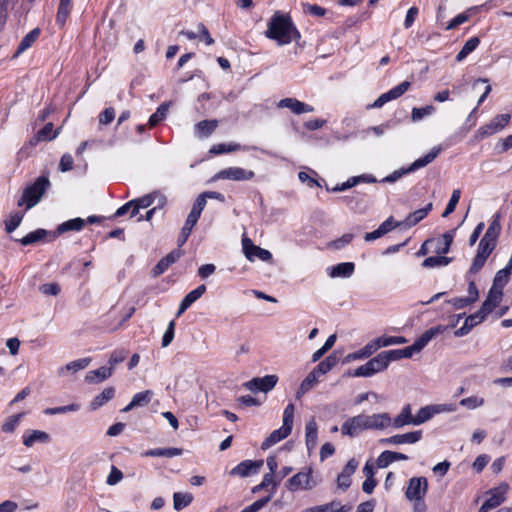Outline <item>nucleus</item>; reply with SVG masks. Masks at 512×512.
<instances>
[{
  "mask_svg": "<svg viewBox=\"0 0 512 512\" xmlns=\"http://www.w3.org/2000/svg\"><path fill=\"white\" fill-rule=\"evenodd\" d=\"M265 36L275 40L280 46L298 41L301 37L291 17L280 12H276L270 19Z\"/></svg>",
  "mask_w": 512,
  "mask_h": 512,
  "instance_id": "obj_1",
  "label": "nucleus"
},
{
  "mask_svg": "<svg viewBox=\"0 0 512 512\" xmlns=\"http://www.w3.org/2000/svg\"><path fill=\"white\" fill-rule=\"evenodd\" d=\"M412 354H377L366 364L355 369L351 375L354 377H370L378 372L385 370L393 361H398L402 357L409 358Z\"/></svg>",
  "mask_w": 512,
  "mask_h": 512,
  "instance_id": "obj_2",
  "label": "nucleus"
},
{
  "mask_svg": "<svg viewBox=\"0 0 512 512\" xmlns=\"http://www.w3.org/2000/svg\"><path fill=\"white\" fill-rule=\"evenodd\" d=\"M321 483V478L314 473L312 467H306L293 475L286 482V488L291 492L299 490L310 491Z\"/></svg>",
  "mask_w": 512,
  "mask_h": 512,
  "instance_id": "obj_3",
  "label": "nucleus"
},
{
  "mask_svg": "<svg viewBox=\"0 0 512 512\" xmlns=\"http://www.w3.org/2000/svg\"><path fill=\"white\" fill-rule=\"evenodd\" d=\"M49 185L50 181L47 176L42 175L38 177L33 184L24 189L21 198L18 200V206L26 205L27 209L34 207L40 201Z\"/></svg>",
  "mask_w": 512,
  "mask_h": 512,
  "instance_id": "obj_4",
  "label": "nucleus"
},
{
  "mask_svg": "<svg viewBox=\"0 0 512 512\" xmlns=\"http://www.w3.org/2000/svg\"><path fill=\"white\" fill-rule=\"evenodd\" d=\"M440 151H441V147H434L425 156L415 160L408 168L396 170L392 174L386 176L382 181L393 183V182L397 181L399 178H401L403 175L414 172L422 167L427 166L428 164H430L432 161L435 160V158L438 156Z\"/></svg>",
  "mask_w": 512,
  "mask_h": 512,
  "instance_id": "obj_5",
  "label": "nucleus"
},
{
  "mask_svg": "<svg viewBox=\"0 0 512 512\" xmlns=\"http://www.w3.org/2000/svg\"><path fill=\"white\" fill-rule=\"evenodd\" d=\"M508 490L509 485L507 483H502L498 487L490 489L487 492L488 498L480 507L479 512H488L504 503Z\"/></svg>",
  "mask_w": 512,
  "mask_h": 512,
  "instance_id": "obj_6",
  "label": "nucleus"
},
{
  "mask_svg": "<svg viewBox=\"0 0 512 512\" xmlns=\"http://www.w3.org/2000/svg\"><path fill=\"white\" fill-rule=\"evenodd\" d=\"M278 381V377L276 375H266L264 377H255L250 381L244 383V387L253 392H264L267 393L272 390Z\"/></svg>",
  "mask_w": 512,
  "mask_h": 512,
  "instance_id": "obj_7",
  "label": "nucleus"
},
{
  "mask_svg": "<svg viewBox=\"0 0 512 512\" xmlns=\"http://www.w3.org/2000/svg\"><path fill=\"white\" fill-rule=\"evenodd\" d=\"M411 87V82L403 81L399 85L395 86L391 90L386 93L381 94L371 105L369 108H381L387 102L398 99L404 93H406Z\"/></svg>",
  "mask_w": 512,
  "mask_h": 512,
  "instance_id": "obj_8",
  "label": "nucleus"
},
{
  "mask_svg": "<svg viewBox=\"0 0 512 512\" xmlns=\"http://www.w3.org/2000/svg\"><path fill=\"white\" fill-rule=\"evenodd\" d=\"M406 339L401 336H380L377 337L370 342H368L363 349H361L359 352H376L378 349L393 346V345H400L406 343Z\"/></svg>",
  "mask_w": 512,
  "mask_h": 512,
  "instance_id": "obj_9",
  "label": "nucleus"
},
{
  "mask_svg": "<svg viewBox=\"0 0 512 512\" xmlns=\"http://www.w3.org/2000/svg\"><path fill=\"white\" fill-rule=\"evenodd\" d=\"M255 174L251 170H245L241 167H229L220 170L213 177V180L227 179L234 181H245L254 178Z\"/></svg>",
  "mask_w": 512,
  "mask_h": 512,
  "instance_id": "obj_10",
  "label": "nucleus"
},
{
  "mask_svg": "<svg viewBox=\"0 0 512 512\" xmlns=\"http://www.w3.org/2000/svg\"><path fill=\"white\" fill-rule=\"evenodd\" d=\"M427 489L428 482L425 477H413L409 480L405 496L409 500L424 498Z\"/></svg>",
  "mask_w": 512,
  "mask_h": 512,
  "instance_id": "obj_11",
  "label": "nucleus"
},
{
  "mask_svg": "<svg viewBox=\"0 0 512 512\" xmlns=\"http://www.w3.org/2000/svg\"><path fill=\"white\" fill-rule=\"evenodd\" d=\"M242 245L244 254L250 261H253L254 258H259L262 261H270L272 259V254L268 250L254 245L249 238H243Z\"/></svg>",
  "mask_w": 512,
  "mask_h": 512,
  "instance_id": "obj_12",
  "label": "nucleus"
},
{
  "mask_svg": "<svg viewBox=\"0 0 512 512\" xmlns=\"http://www.w3.org/2000/svg\"><path fill=\"white\" fill-rule=\"evenodd\" d=\"M366 429H368L367 419L366 415L363 414L348 419L343 423L341 428L343 435H349L351 437L356 436L359 432Z\"/></svg>",
  "mask_w": 512,
  "mask_h": 512,
  "instance_id": "obj_13",
  "label": "nucleus"
},
{
  "mask_svg": "<svg viewBox=\"0 0 512 512\" xmlns=\"http://www.w3.org/2000/svg\"><path fill=\"white\" fill-rule=\"evenodd\" d=\"M440 331L441 330H440L439 327L431 328V329L425 331L418 339H416L415 342L412 345L407 346V347H405L403 349L389 350L388 352H419Z\"/></svg>",
  "mask_w": 512,
  "mask_h": 512,
  "instance_id": "obj_14",
  "label": "nucleus"
},
{
  "mask_svg": "<svg viewBox=\"0 0 512 512\" xmlns=\"http://www.w3.org/2000/svg\"><path fill=\"white\" fill-rule=\"evenodd\" d=\"M277 106L278 108H288L297 115L314 111V108L312 106L304 102H301L295 98L281 99L278 102Z\"/></svg>",
  "mask_w": 512,
  "mask_h": 512,
  "instance_id": "obj_15",
  "label": "nucleus"
},
{
  "mask_svg": "<svg viewBox=\"0 0 512 512\" xmlns=\"http://www.w3.org/2000/svg\"><path fill=\"white\" fill-rule=\"evenodd\" d=\"M263 465L262 460L252 461V460H245L238 464L236 467H234L231 470L232 475H237L240 477H246L250 474L257 473L260 467Z\"/></svg>",
  "mask_w": 512,
  "mask_h": 512,
  "instance_id": "obj_16",
  "label": "nucleus"
},
{
  "mask_svg": "<svg viewBox=\"0 0 512 512\" xmlns=\"http://www.w3.org/2000/svg\"><path fill=\"white\" fill-rule=\"evenodd\" d=\"M292 431V427L287 425V424H284L282 425V427H280L279 429L277 430H274L262 443L261 445V448L263 450H266L268 448H270L271 446L277 444L278 442H280L281 440L285 439L286 437H288L290 435Z\"/></svg>",
  "mask_w": 512,
  "mask_h": 512,
  "instance_id": "obj_17",
  "label": "nucleus"
},
{
  "mask_svg": "<svg viewBox=\"0 0 512 512\" xmlns=\"http://www.w3.org/2000/svg\"><path fill=\"white\" fill-rule=\"evenodd\" d=\"M358 466V462L355 459H350L345 465L343 471L338 475L337 478V486L342 490H346L350 487L351 480L350 477L354 474L356 468Z\"/></svg>",
  "mask_w": 512,
  "mask_h": 512,
  "instance_id": "obj_18",
  "label": "nucleus"
},
{
  "mask_svg": "<svg viewBox=\"0 0 512 512\" xmlns=\"http://www.w3.org/2000/svg\"><path fill=\"white\" fill-rule=\"evenodd\" d=\"M421 437H422L421 431H413V432H408L405 434L394 435V436H391L386 439H382L381 442L386 443V444H393V445H399V444H405V443L413 444V443L418 442L421 439Z\"/></svg>",
  "mask_w": 512,
  "mask_h": 512,
  "instance_id": "obj_19",
  "label": "nucleus"
},
{
  "mask_svg": "<svg viewBox=\"0 0 512 512\" xmlns=\"http://www.w3.org/2000/svg\"><path fill=\"white\" fill-rule=\"evenodd\" d=\"M123 360V358H114V359H111L110 360V367H100L96 370H93V371H90L86 374V380L89 381V382H101L103 380H105L106 378H108L111 373H112V369H113V365L118 363V362H121Z\"/></svg>",
  "mask_w": 512,
  "mask_h": 512,
  "instance_id": "obj_20",
  "label": "nucleus"
},
{
  "mask_svg": "<svg viewBox=\"0 0 512 512\" xmlns=\"http://www.w3.org/2000/svg\"><path fill=\"white\" fill-rule=\"evenodd\" d=\"M488 314L486 312H482L480 308L476 313L471 314L465 319V322L462 327H460L455 334L459 336H463L467 334L473 327L480 324Z\"/></svg>",
  "mask_w": 512,
  "mask_h": 512,
  "instance_id": "obj_21",
  "label": "nucleus"
},
{
  "mask_svg": "<svg viewBox=\"0 0 512 512\" xmlns=\"http://www.w3.org/2000/svg\"><path fill=\"white\" fill-rule=\"evenodd\" d=\"M368 429H385L392 424V419L387 413L366 415Z\"/></svg>",
  "mask_w": 512,
  "mask_h": 512,
  "instance_id": "obj_22",
  "label": "nucleus"
},
{
  "mask_svg": "<svg viewBox=\"0 0 512 512\" xmlns=\"http://www.w3.org/2000/svg\"><path fill=\"white\" fill-rule=\"evenodd\" d=\"M502 296V290L491 287L486 300L481 306L482 312H486L487 314L491 313L494 308L501 302Z\"/></svg>",
  "mask_w": 512,
  "mask_h": 512,
  "instance_id": "obj_23",
  "label": "nucleus"
},
{
  "mask_svg": "<svg viewBox=\"0 0 512 512\" xmlns=\"http://www.w3.org/2000/svg\"><path fill=\"white\" fill-rule=\"evenodd\" d=\"M318 426L314 418H311L305 426V441L308 451H312L317 445Z\"/></svg>",
  "mask_w": 512,
  "mask_h": 512,
  "instance_id": "obj_24",
  "label": "nucleus"
},
{
  "mask_svg": "<svg viewBox=\"0 0 512 512\" xmlns=\"http://www.w3.org/2000/svg\"><path fill=\"white\" fill-rule=\"evenodd\" d=\"M49 441V434L40 430H29L23 435V444L26 447H32L36 442L48 443Z\"/></svg>",
  "mask_w": 512,
  "mask_h": 512,
  "instance_id": "obj_25",
  "label": "nucleus"
},
{
  "mask_svg": "<svg viewBox=\"0 0 512 512\" xmlns=\"http://www.w3.org/2000/svg\"><path fill=\"white\" fill-rule=\"evenodd\" d=\"M154 393L151 390L136 393L131 402L122 409V412H128L135 407L148 405L153 397Z\"/></svg>",
  "mask_w": 512,
  "mask_h": 512,
  "instance_id": "obj_26",
  "label": "nucleus"
},
{
  "mask_svg": "<svg viewBox=\"0 0 512 512\" xmlns=\"http://www.w3.org/2000/svg\"><path fill=\"white\" fill-rule=\"evenodd\" d=\"M218 120H203L195 125V134L198 138H207L213 134L218 127Z\"/></svg>",
  "mask_w": 512,
  "mask_h": 512,
  "instance_id": "obj_27",
  "label": "nucleus"
},
{
  "mask_svg": "<svg viewBox=\"0 0 512 512\" xmlns=\"http://www.w3.org/2000/svg\"><path fill=\"white\" fill-rule=\"evenodd\" d=\"M395 428H402L406 425H414L413 415H412V407L410 404L405 405L399 415H397L393 420L392 424Z\"/></svg>",
  "mask_w": 512,
  "mask_h": 512,
  "instance_id": "obj_28",
  "label": "nucleus"
},
{
  "mask_svg": "<svg viewBox=\"0 0 512 512\" xmlns=\"http://www.w3.org/2000/svg\"><path fill=\"white\" fill-rule=\"evenodd\" d=\"M90 358H81L75 361H72L68 363L65 366H62L58 370V375H65V374H75L78 371L84 370L88 367L90 364Z\"/></svg>",
  "mask_w": 512,
  "mask_h": 512,
  "instance_id": "obj_29",
  "label": "nucleus"
},
{
  "mask_svg": "<svg viewBox=\"0 0 512 512\" xmlns=\"http://www.w3.org/2000/svg\"><path fill=\"white\" fill-rule=\"evenodd\" d=\"M319 375L312 370L305 379L301 382L297 392H296V398L300 399L303 397L307 392L312 390L318 383Z\"/></svg>",
  "mask_w": 512,
  "mask_h": 512,
  "instance_id": "obj_30",
  "label": "nucleus"
},
{
  "mask_svg": "<svg viewBox=\"0 0 512 512\" xmlns=\"http://www.w3.org/2000/svg\"><path fill=\"white\" fill-rule=\"evenodd\" d=\"M407 459L408 456L400 452L384 451L379 455L377 464L380 468H385L395 461Z\"/></svg>",
  "mask_w": 512,
  "mask_h": 512,
  "instance_id": "obj_31",
  "label": "nucleus"
},
{
  "mask_svg": "<svg viewBox=\"0 0 512 512\" xmlns=\"http://www.w3.org/2000/svg\"><path fill=\"white\" fill-rule=\"evenodd\" d=\"M40 33V29L35 28L32 31H30L27 35H25L24 38L21 40L14 57H18L20 54H22L24 51L30 48L36 42Z\"/></svg>",
  "mask_w": 512,
  "mask_h": 512,
  "instance_id": "obj_32",
  "label": "nucleus"
},
{
  "mask_svg": "<svg viewBox=\"0 0 512 512\" xmlns=\"http://www.w3.org/2000/svg\"><path fill=\"white\" fill-rule=\"evenodd\" d=\"M355 269V265L352 262H343L337 264L331 268L329 275L333 278L335 277H350Z\"/></svg>",
  "mask_w": 512,
  "mask_h": 512,
  "instance_id": "obj_33",
  "label": "nucleus"
},
{
  "mask_svg": "<svg viewBox=\"0 0 512 512\" xmlns=\"http://www.w3.org/2000/svg\"><path fill=\"white\" fill-rule=\"evenodd\" d=\"M182 454V450L179 448H155L150 449L142 454L145 457H167L171 458Z\"/></svg>",
  "mask_w": 512,
  "mask_h": 512,
  "instance_id": "obj_34",
  "label": "nucleus"
},
{
  "mask_svg": "<svg viewBox=\"0 0 512 512\" xmlns=\"http://www.w3.org/2000/svg\"><path fill=\"white\" fill-rule=\"evenodd\" d=\"M433 204L428 203L424 208L418 209L414 211L413 213H410L407 218L405 219V223L408 226H414L418 224L421 220H423L428 213L432 210Z\"/></svg>",
  "mask_w": 512,
  "mask_h": 512,
  "instance_id": "obj_35",
  "label": "nucleus"
},
{
  "mask_svg": "<svg viewBox=\"0 0 512 512\" xmlns=\"http://www.w3.org/2000/svg\"><path fill=\"white\" fill-rule=\"evenodd\" d=\"M248 148L246 146H242L238 143H220L213 145L209 152L214 155H219L223 153H231L239 150H247Z\"/></svg>",
  "mask_w": 512,
  "mask_h": 512,
  "instance_id": "obj_36",
  "label": "nucleus"
},
{
  "mask_svg": "<svg viewBox=\"0 0 512 512\" xmlns=\"http://www.w3.org/2000/svg\"><path fill=\"white\" fill-rule=\"evenodd\" d=\"M115 394V390L113 387L105 388L99 395H97L92 402L90 403V408L92 410H96L103 406L105 403L110 401Z\"/></svg>",
  "mask_w": 512,
  "mask_h": 512,
  "instance_id": "obj_37",
  "label": "nucleus"
},
{
  "mask_svg": "<svg viewBox=\"0 0 512 512\" xmlns=\"http://www.w3.org/2000/svg\"><path fill=\"white\" fill-rule=\"evenodd\" d=\"M84 225H85V220L82 218L78 217V218L70 219L68 221L61 223L57 227V232L59 234H62V233L68 232V231H80L84 227Z\"/></svg>",
  "mask_w": 512,
  "mask_h": 512,
  "instance_id": "obj_38",
  "label": "nucleus"
},
{
  "mask_svg": "<svg viewBox=\"0 0 512 512\" xmlns=\"http://www.w3.org/2000/svg\"><path fill=\"white\" fill-rule=\"evenodd\" d=\"M198 220H199L198 218H196V217L191 218V215L190 214L188 215L186 222H185V224L180 232V235L178 237V240H177L179 247L183 246L186 243L193 227L196 225Z\"/></svg>",
  "mask_w": 512,
  "mask_h": 512,
  "instance_id": "obj_39",
  "label": "nucleus"
},
{
  "mask_svg": "<svg viewBox=\"0 0 512 512\" xmlns=\"http://www.w3.org/2000/svg\"><path fill=\"white\" fill-rule=\"evenodd\" d=\"M192 501L193 495L191 493L175 492L173 495V508L180 511L189 506Z\"/></svg>",
  "mask_w": 512,
  "mask_h": 512,
  "instance_id": "obj_40",
  "label": "nucleus"
},
{
  "mask_svg": "<svg viewBox=\"0 0 512 512\" xmlns=\"http://www.w3.org/2000/svg\"><path fill=\"white\" fill-rule=\"evenodd\" d=\"M480 44L478 37H472L462 47V49L456 55V61H463L470 53H472Z\"/></svg>",
  "mask_w": 512,
  "mask_h": 512,
  "instance_id": "obj_41",
  "label": "nucleus"
},
{
  "mask_svg": "<svg viewBox=\"0 0 512 512\" xmlns=\"http://www.w3.org/2000/svg\"><path fill=\"white\" fill-rule=\"evenodd\" d=\"M338 363V358L336 354H330L326 359L321 361L316 368L313 370L320 376L328 373L336 364Z\"/></svg>",
  "mask_w": 512,
  "mask_h": 512,
  "instance_id": "obj_42",
  "label": "nucleus"
},
{
  "mask_svg": "<svg viewBox=\"0 0 512 512\" xmlns=\"http://www.w3.org/2000/svg\"><path fill=\"white\" fill-rule=\"evenodd\" d=\"M71 6L72 0H60L56 21L61 26H63L66 23L67 18L70 14Z\"/></svg>",
  "mask_w": 512,
  "mask_h": 512,
  "instance_id": "obj_43",
  "label": "nucleus"
},
{
  "mask_svg": "<svg viewBox=\"0 0 512 512\" xmlns=\"http://www.w3.org/2000/svg\"><path fill=\"white\" fill-rule=\"evenodd\" d=\"M157 197L160 198V204L163 206L165 204V201H166L165 197H163L162 195H160L157 192L147 194V195H145L143 197H140L138 199H134L133 202H134V204H137L138 207H140V208H147V207L151 206L155 202V199Z\"/></svg>",
  "mask_w": 512,
  "mask_h": 512,
  "instance_id": "obj_44",
  "label": "nucleus"
},
{
  "mask_svg": "<svg viewBox=\"0 0 512 512\" xmlns=\"http://www.w3.org/2000/svg\"><path fill=\"white\" fill-rule=\"evenodd\" d=\"M476 10L477 7H471L467 11L458 14L448 23V25L446 26V30H453L459 25L467 22L470 19L472 13L476 12Z\"/></svg>",
  "mask_w": 512,
  "mask_h": 512,
  "instance_id": "obj_45",
  "label": "nucleus"
},
{
  "mask_svg": "<svg viewBox=\"0 0 512 512\" xmlns=\"http://www.w3.org/2000/svg\"><path fill=\"white\" fill-rule=\"evenodd\" d=\"M451 258H448L446 256H442L441 254L437 255V256H431V257H428L426 258L423 263H422V266L424 268H435V267H443V266H446L448 265L450 262H451Z\"/></svg>",
  "mask_w": 512,
  "mask_h": 512,
  "instance_id": "obj_46",
  "label": "nucleus"
},
{
  "mask_svg": "<svg viewBox=\"0 0 512 512\" xmlns=\"http://www.w3.org/2000/svg\"><path fill=\"white\" fill-rule=\"evenodd\" d=\"M24 415L25 413H18L6 418L1 426L2 431L5 433H12L18 427Z\"/></svg>",
  "mask_w": 512,
  "mask_h": 512,
  "instance_id": "obj_47",
  "label": "nucleus"
},
{
  "mask_svg": "<svg viewBox=\"0 0 512 512\" xmlns=\"http://www.w3.org/2000/svg\"><path fill=\"white\" fill-rule=\"evenodd\" d=\"M169 108V104L162 103L156 110L155 113H153L148 121V124L150 127H155L158 123H160L167 115Z\"/></svg>",
  "mask_w": 512,
  "mask_h": 512,
  "instance_id": "obj_48",
  "label": "nucleus"
},
{
  "mask_svg": "<svg viewBox=\"0 0 512 512\" xmlns=\"http://www.w3.org/2000/svg\"><path fill=\"white\" fill-rule=\"evenodd\" d=\"M47 235V231L44 229H38L33 232H30L25 237L19 240V242L24 245H31L34 244L40 240H42Z\"/></svg>",
  "mask_w": 512,
  "mask_h": 512,
  "instance_id": "obj_49",
  "label": "nucleus"
},
{
  "mask_svg": "<svg viewBox=\"0 0 512 512\" xmlns=\"http://www.w3.org/2000/svg\"><path fill=\"white\" fill-rule=\"evenodd\" d=\"M58 131L53 132V124L47 123L42 129H40L37 133V141H47L53 140L57 137Z\"/></svg>",
  "mask_w": 512,
  "mask_h": 512,
  "instance_id": "obj_50",
  "label": "nucleus"
},
{
  "mask_svg": "<svg viewBox=\"0 0 512 512\" xmlns=\"http://www.w3.org/2000/svg\"><path fill=\"white\" fill-rule=\"evenodd\" d=\"M501 225L499 221V215H496L492 222L490 223L486 233L483 237L494 240L497 242V238L500 234Z\"/></svg>",
  "mask_w": 512,
  "mask_h": 512,
  "instance_id": "obj_51",
  "label": "nucleus"
},
{
  "mask_svg": "<svg viewBox=\"0 0 512 512\" xmlns=\"http://www.w3.org/2000/svg\"><path fill=\"white\" fill-rule=\"evenodd\" d=\"M435 111V107L432 105H427L421 108H413L411 113V119L413 122L420 121L423 117L433 114Z\"/></svg>",
  "mask_w": 512,
  "mask_h": 512,
  "instance_id": "obj_52",
  "label": "nucleus"
},
{
  "mask_svg": "<svg viewBox=\"0 0 512 512\" xmlns=\"http://www.w3.org/2000/svg\"><path fill=\"white\" fill-rule=\"evenodd\" d=\"M434 410L432 407L426 406L421 408L416 416H413L414 425H420L428 421L433 416Z\"/></svg>",
  "mask_w": 512,
  "mask_h": 512,
  "instance_id": "obj_53",
  "label": "nucleus"
},
{
  "mask_svg": "<svg viewBox=\"0 0 512 512\" xmlns=\"http://www.w3.org/2000/svg\"><path fill=\"white\" fill-rule=\"evenodd\" d=\"M460 197H461L460 189L453 190L450 200H449L444 212L442 213V217H447L448 215H450L451 213L454 212V210L456 209V206L460 200Z\"/></svg>",
  "mask_w": 512,
  "mask_h": 512,
  "instance_id": "obj_54",
  "label": "nucleus"
},
{
  "mask_svg": "<svg viewBox=\"0 0 512 512\" xmlns=\"http://www.w3.org/2000/svg\"><path fill=\"white\" fill-rule=\"evenodd\" d=\"M496 241L483 237L478 245L477 252L487 257L492 253L496 247Z\"/></svg>",
  "mask_w": 512,
  "mask_h": 512,
  "instance_id": "obj_55",
  "label": "nucleus"
},
{
  "mask_svg": "<svg viewBox=\"0 0 512 512\" xmlns=\"http://www.w3.org/2000/svg\"><path fill=\"white\" fill-rule=\"evenodd\" d=\"M207 202V198L205 197L204 193L200 194L197 199L195 200V203L192 207V210L190 211L191 218H200V215L205 208Z\"/></svg>",
  "mask_w": 512,
  "mask_h": 512,
  "instance_id": "obj_56",
  "label": "nucleus"
},
{
  "mask_svg": "<svg viewBox=\"0 0 512 512\" xmlns=\"http://www.w3.org/2000/svg\"><path fill=\"white\" fill-rule=\"evenodd\" d=\"M453 242V235L450 232L443 234L442 239L438 241L439 246L436 248L438 254H447Z\"/></svg>",
  "mask_w": 512,
  "mask_h": 512,
  "instance_id": "obj_57",
  "label": "nucleus"
},
{
  "mask_svg": "<svg viewBox=\"0 0 512 512\" xmlns=\"http://www.w3.org/2000/svg\"><path fill=\"white\" fill-rule=\"evenodd\" d=\"M509 275H510V272H508V269L499 270L494 277L492 287L503 290V287L508 282Z\"/></svg>",
  "mask_w": 512,
  "mask_h": 512,
  "instance_id": "obj_58",
  "label": "nucleus"
},
{
  "mask_svg": "<svg viewBox=\"0 0 512 512\" xmlns=\"http://www.w3.org/2000/svg\"><path fill=\"white\" fill-rule=\"evenodd\" d=\"M23 214L16 212L9 216V218L5 221V228L8 233L13 232L22 222Z\"/></svg>",
  "mask_w": 512,
  "mask_h": 512,
  "instance_id": "obj_59",
  "label": "nucleus"
},
{
  "mask_svg": "<svg viewBox=\"0 0 512 512\" xmlns=\"http://www.w3.org/2000/svg\"><path fill=\"white\" fill-rule=\"evenodd\" d=\"M485 403L484 398L478 396H471L464 398L460 401V405L470 410L483 406Z\"/></svg>",
  "mask_w": 512,
  "mask_h": 512,
  "instance_id": "obj_60",
  "label": "nucleus"
},
{
  "mask_svg": "<svg viewBox=\"0 0 512 512\" xmlns=\"http://www.w3.org/2000/svg\"><path fill=\"white\" fill-rule=\"evenodd\" d=\"M199 299L197 293L194 290L190 291L181 301L177 315H181L186 309H188L195 301Z\"/></svg>",
  "mask_w": 512,
  "mask_h": 512,
  "instance_id": "obj_61",
  "label": "nucleus"
},
{
  "mask_svg": "<svg viewBox=\"0 0 512 512\" xmlns=\"http://www.w3.org/2000/svg\"><path fill=\"white\" fill-rule=\"evenodd\" d=\"M509 120V114H500L495 116L489 123L494 128V131L499 132L509 123Z\"/></svg>",
  "mask_w": 512,
  "mask_h": 512,
  "instance_id": "obj_62",
  "label": "nucleus"
},
{
  "mask_svg": "<svg viewBox=\"0 0 512 512\" xmlns=\"http://www.w3.org/2000/svg\"><path fill=\"white\" fill-rule=\"evenodd\" d=\"M323 512H350L351 506L341 505L339 501H332L322 505Z\"/></svg>",
  "mask_w": 512,
  "mask_h": 512,
  "instance_id": "obj_63",
  "label": "nucleus"
},
{
  "mask_svg": "<svg viewBox=\"0 0 512 512\" xmlns=\"http://www.w3.org/2000/svg\"><path fill=\"white\" fill-rule=\"evenodd\" d=\"M271 500V495L261 498L251 505L245 507L241 512H258L261 510L264 506L267 505V503Z\"/></svg>",
  "mask_w": 512,
  "mask_h": 512,
  "instance_id": "obj_64",
  "label": "nucleus"
}]
</instances>
